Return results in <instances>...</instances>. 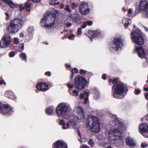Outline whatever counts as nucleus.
Returning a JSON list of instances; mask_svg holds the SVG:
<instances>
[{
    "instance_id": "nucleus-1",
    "label": "nucleus",
    "mask_w": 148,
    "mask_h": 148,
    "mask_svg": "<svg viewBox=\"0 0 148 148\" xmlns=\"http://www.w3.org/2000/svg\"><path fill=\"white\" fill-rule=\"evenodd\" d=\"M72 110L70 104L67 103L62 102L58 105L56 111L59 117L68 119Z\"/></svg>"
},
{
    "instance_id": "nucleus-2",
    "label": "nucleus",
    "mask_w": 148,
    "mask_h": 148,
    "mask_svg": "<svg viewBox=\"0 0 148 148\" xmlns=\"http://www.w3.org/2000/svg\"><path fill=\"white\" fill-rule=\"evenodd\" d=\"M21 15L22 18L14 19L11 21L7 28L10 33L12 34L15 33L24 24L23 22L25 20V16L23 14H21Z\"/></svg>"
},
{
    "instance_id": "nucleus-3",
    "label": "nucleus",
    "mask_w": 148,
    "mask_h": 148,
    "mask_svg": "<svg viewBox=\"0 0 148 148\" xmlns=\"http://www.w3.org/2000/svg\"><path fill=\"white\" fill-rule=\"evenodd\" d=\"M58 13V11L55 10L54 8H51L49 9L46 14L44 15L43 18L40 21L41 26L43 27H46L47 28L53 26L55 24V23L54 21L49 24L48 23V21L50 22V19L51 18L49 16L51 15H52V17H54Z\"/></svg>"
},
{
    "instance_id": "nucleus-4",
    "label": "nucleus",
    "mask_w": 148,
    "mask_h": 148,
    "mask_svg": "<svg viewBox=\"0 0 148 148\" xmlns=\"http://www.w3.org/2000/svg\"><path fill=\"white\" fill-rule=\"evenodd\" d=\"M90 124H92V126L90 128L92 131L95 133H97L99 132L100 124L97 117L94 116H89L86 120L85 125L87 127H89L90 126Z\"/></svg>"
},
{
    "instance_id": "nucleus-5",
    "label": "nucleus",
    "mask_w": 148,
    "mask_h": 148,
    "mask_svg": "<svg viewBox=\"0 0 148 148\" xmlns=\"http://www.w3.org/2000/svg\"><path fill=\"white\" fill-rule=\"evenodd\" d=\"M120 49V35L117 34L114 38L112 43L110 47V50L112 52L119 54Z\"/></svg>"
},
{
    "instance_id": "nucleus-6",
    "label": "nucleus",
    "mask_w": 148,
    "mask_h": 148,
    "mask_svg": "<svg viewBox=\"0 0 148 148\" xmlns=\"http://www.w3.org/2000/svg\"><path fill=\"white\" fill-rule=\"evenodd\" d=\"M131 37L133 41L137 45H142L144 41L143 37L141 35L140 31L136 30L133 31L131 33Z\"/></svg>"
},
{
    "instance_id": "nucleus-7",
    "label": "nucleus",
    "mask_w": 148,
    "mask_h": 148,
    "mask_svg": "<svg viewBox=\"0 0 148 148\" xmlns=\"http://www.w3.org/2000/svg\"><path fill=\"white\" fill-rule=\"evenodd\" d=\"M88 82L89 81L86 80L84 77L78 76L75 79L74 86L77 89L81 90L85 87Z\"/></svg>"
},
{
    "instance_id": "nucleus-8",
    "label": "nucleus",
    "mask_w": 148,
    "mask_h": 148,
    "mask_svg": "<svg viewBox=\"0 0 148 148\" xmlns=\"http://www.w3.org/2000/svg\"><path fill=\"white\" fill-rule=\"evenodd\" d=\"M75 121H73V120L71 119L67 123L65 124L64 123V121L63 120H61L59 124L63 125L62 129H66L69 128L71 126H73V127L76 129L75 127L77 125V122L78 119L77 117H75Z\"/></svg>"
},
{
    "instance_id": "nucleus-9",
    "label": "nucleus",
    "mask_w": 148,
    "mask_h": 148,
    "mask_svg": "<svg viewBox=\"0 0 148 148\" xmlns=\"http://www.w3.org/2000/svg\"><path fill=\"white\" fill-rule=\"evenodd\" d=\"M11 42V37L8 34L4 36L0 41V48H5L8 47Z\"/></svg>"
},
{
    "instance_id": "nucleus-10",
    "label": "nucleus",
    "mask_w": 148,
    "mask_h": 148,
    "mask_svg": "<svg viewBox=\"0 0 148 148\" xmlns=\"http://www.w3.org/2000/svg\"><path fill=\"white\" fill-rule=\"evenodd\" d=\"M0 109L1 112L5 115L11 114L13 112L12 108L8 104H5L0 103Z\"/></svg>"
},
{
    "instance_id": "nucleus-11",
    "label": "nucleus",
    "mask_w": 148,
    "mask_h": 148,
    "mask_svg": "<svg viewBox=\"0 0 148 148\" xmlns=\"http://www.w3.org/2000/svg\"><path fill=\"white\" fill-rule=\"evenodd\" d=\"M109 136L110 137H114L112 138L114 140H118L119 142L120 138V132L119 129H115L112 130H110L109 132Z\"/></svg>"
},
{
    "instance_id": "nucleus-12",
    "label": "nucleus",
    "mask_w": 148,
    "mask_h": 148,
    "mask_svg": "<svg viewBox=\"0 0 148 148\" xmlns=\"http://www.w3.org/2000/svg\"><path fill=\"white\" fill-rule=\"evenodd\" d=\"M75 111V113H77L78 115L77 116H74L72 119L73 120V121H75V117H77L78 119V121L79 120V119H80L81 121H82L84 118V112L81 107H77L76 108Z\"/></svg>"
},
{
    "instance_id": "nucleus-13",
    "label": "nucleus",
    "mask_w": 148,
    "mask_h": 148,
    "mask_svg": "<svg viewBox=\"0 0 148 148\" xmlns=\"http://www.w3.org/2000/svg\"><path fill=\"white\" fill-rule=\"evenodd\" d=\"M113 95L114 97L116 99H119L120 96V84H115L112 87Z\"/></svg>"
},
{
    "instance_id": "nucleus-14",
    "label": "nucleus",
    "mask_w": 148,
    "mask_h": 148,
    "mask_svg": "<svg viewBox=\"0 0 148 148\" xmlns=\"http://www.w3.org/2000/svg\"><path fill=\"white\" fill-rule=\"evenodd\" d=\"M88 35L90 40L92 41L93 38L101 37L103 35L102 34L99 30L90 31L88 32Z\"/></svg>"
},
{
    "instance_id": "nucleus-15",
    "label": "nucleus",
    "mask_w": 148,
    "mask_h": 148,
    "mask_svg": "<svg viewBox=\"0 0 148 148\" xmlns=\"http://www.w3.org/2000/svg\"><path fill=\"white\" fill-rule=\"evenodd\" d=\"M139 130L143 133V135L146 137H148V126L146 124H142L139 127Z\"/></svg>"
},
{
    "instance_id": "nucleus-16",
    "label": "nucleus",
    "mask_w": 148,
    "mask_h": 148,
    "mask_svg": "<svg viewBox=\"0 0 148 148\" xmlns=\"http://www.w3.org/2000/svg\"><path fill=\"white\" fill-rule=\"evenodd\" d=\"M38 90L42 91H45L48 90L49 88L48 85L44 82H39L36 86Z\"/></svg>"
},
{
    "instance_id": "nucleus-17",
    "label": "nucleus",
    "mask_w": 148,
    "mask_h": 148,
    "mask_svg": "<svg viewBox=\"0 0 148 148\" xmlns=\"http://www.w3.org/2000/svg\"><path fill=\"white\" fill-rule=\"evenodd\" d=\"M53 148H67L66 144L62 141L58 140L54 143Z\"/></svg>"
},
{
    "instance_id": "nucleus-18",
    "label": "nucleus",
    "mask_w": 148,
    "mask_h": 148,
    "mask_svg": "<svg viewBox=\"0 0 148 148\" xmlns=\"http://www.w3.org/2000/svg\"><path fill=\"white\" fill-rule=\"evenodd\" d=\"M128 90V88L126 84L121 82V99L127 95Z\"/></svg>"
},
{
    "instance_id": "nucleus-19",
    "label": "nucleus",
    "mask_w": 148,
    "mask_h": 148,
    "mask_svg": "<svg viewBox=\"0 0 148 148\" xmlns=\"http://www.w3.org/2000/svg\"><path fill=\"white\" fill-rule=\"evenodd\" d=\"M125 143L127 145L130 147H134L136 145V143L133 138L130 136L126 138Z\"/></svg>"
},
{
    "instance_id": "nucleus-20",
    "label": "nucleus",
    "mask_w": 148,
    "mask_h": 148,
    "mask_svg": "<svg viewBox=\"0 0 148 148\" xmlns=\"http://www.w3.org/2000/svg\"><path fill=\"white\" fill-rule=\"evenodd\" d=\"M136 50L137 52L138 56L140 58H144L145 56V50L141 47H136Z\"/></svg>"
},
{
    "instance_id": "nucleus-21",
    "label": "nucleus",
    "mask_w": 148,
    "mask_h": 148,
    "mask_svg": "<svg viewBox=\"0 0 148 148\" xmlns=\"http://www.w3.org/2000/svg\"><path fill=\"white\" fill-rule=\"evenodd\" d=\"M139 8L141 10L146 11L148 9V1H141L139 5Z\"/></svg>"
},
{
    "instance_id": "nucleus-22",
    "label": "nucleus",
    "mask_w": 148,
    "mask_h": 148,
    "mask_svg": "<svg viewBox=\"0 0 148 148\" xmlns=\"http://www.w3.org/2000/svg\"><path fill=\"white\" fill-rule=\"evenodd\" d=\"M5 96L9 99L15 100L16 99V97L12 91H7L5 92Z\"/></svg>"
},
{
    "instance_id": "nucleus-23",
    "label": "nucleus",
    "mask_w": 148,
    "mask_h": 148,
    "mask_svg": "<svg viewBox=\"0 0 148 148\" xmlns=\"http://www.w3.org/2000/svg\"><path fill=\"white\" fill-rule=\"evenodd\" d=\"M88 93L85 91H84L83 93H81L80 95V98L81 99H82L84 97V98L85 101L84 103L85 104H87L88 102Z\"/></svg>"
},
{
    "instance_id": "nucleus-24",
    "label": "nucleus",
    "mask_w": 148,
    "mask_h": 148,
    "mask_svg": "<svg viewBox=\"0 0 148 148\" xmlns=\"http://www.w3.org/2000/svg\"><path fill=\"white\" fill-rule=\"evenodd\" d=\"M88 7V3H86L84 2H82L80 4L79 9V12H81V9H82V10L83 11Z\"/></svg>"
},
{
    "instance_id": "nucleus-25",
    "label": "nucleus",
    "mask_w": 148,
    "mask_h": 148,
    "mask_svg": "<svg viewBox=\"0 0 148 148\" xmlns=\"http://www.w3.org/2000/svg\"><path fill=\"white\" fill-rule=\"evenodd\" d=\"M54 108L53 106H50L46 109V113L48 115H51L53 114Z\"/></svg>"
},
{
    "instance_id": "nucleus-26",
    "label": "nucleus",
    "mask_w": 148,
    "mask_h": 148,
    "mask_svg": "<svg viewBox=\"0 0 148 148\" xmlns=\"http://www.w3.org/2000/svg\"><path fill=\"white\" fill-rule=\"evenodd\" d=\"M131 20L129 18H125L123 19L122 22L125 27H126L131 23Z\"/></svg>"
},
{
    "instance_id": "nucleus-27",
    "label": "nucleus",
    "mask_w": 148,
    "mask_h": 148,
    "mask_svg": "<svg viewBox=\"0 0 148 148\" xmlns=\"http://www.w3.org/2000/svg\"><path fill=\"white\" fill-rule=\"evenodd\" d=\"M4 2L9 4L12 8H14L16 7V5L10 0H2Z\"/></svg>"
},
{
    "instance_id": "nucleus-28",
    "label": "nucleus",
    "mask_w": 148,
    "mask_h": 148,
    "mask_svg": "<svg viewBox=\"0 0 148 148\" xmlns=\"http://www.w3.org/2000/svg\"><path fill=\"white\" fill-rule=\"evenodd\" d=\"M93 92L95 94V99H97L100 97L99 91L97 88H95L93 90Z\"/></svg>"
},
{
    "instance_id": "nucleus-29",
    "label": "nucleus",
    "mask_w": 148,
    "mask_h": 148,
    "mask_svg": "<svg viewBox=\"0 0 148 148\" xmlns=\"http://www.w3.org/2000/svg\"><path fill=\"white\" fill-rule=\"evenodd\" d=\"M33 34L31 33H27L26 37L25 39V41L29 42L32 40L33 38Z\"/></svg>"
},
{
    "instance_id": "nucleus-30",
    "label": "nucleus",
    "mask_w": 148,
    "mask_h": 148,
    "mask_svg": "<svg viewBox=\"0 0 148 148\" xmlns=\"http://www.w3.org/2000/svg\"><path fill=\"white\" fill-rule=\"evenodd\" d=\"M26 32L27 33L34 34V29L33 27L32 26L28 27L26 30Z\"/></svg>"
},
{
    "instance_id": "nucleus-31",
    "label": "nucleus",
    "mask_w": 148,
    "mask_h": 148,
    "mask_svg": "<svg viewBox=\"0 0 148 148\" xmlns=\"http://www.w3.org/2000/svg\"><path fill=\"white\" fill-rule=\"evenodd\" d=\"M19 56L23 60L25 61L26 62L27 61V56L25 53H21L19 55Z\"/></svg>"
},
{
    "instance_id": "nucleus-32",
    "label": "nucleus",
    "mask_w": 148,
    "mask_h": 148,
    "mask_svg": "<svg viewBox=\"0 0 148 148\" xmlns=\"http://www.w3.org/2000/svg\"><path fill=\"white\" fill-rule=\"evenodd\" d=\"M74 21L77 24H80V19L78 15H76L73 18Z\"/></svg>"
},
{
    "instance_id": "nucleus-33",
    "label": "nucleus",
    "mask_w": 148,
    "mask_h": 148,
    "mask_svg": "<svg viewBox=\"0 0 148 148\" xmlns=\"http://www.w3.org/2000/svg\"><path fill=\"white\" fill-rule=\"evenodd\" d=\"M118 79V78H116L114 79L112 81V79H110L109 80V82L110 83L112 82V84H114V85L115 84H120V83L117 82Z\"/></svg>"
},
{
    "instance_id": "nucleus-34",
    "label": "nucleus",
    "mask_w": 148,
    "mask_h": 148,
    "mask_svg": "<svg viewBox=\"0 0 148 148\" xmlns=\"http://www.w3.org/2000/svg\"><path fill=\"white\" fill-rule=\"evenodd\" d=\"M90 11V9L87 8L83 11L81 9L80 13L82 14L86 15L88 14L89 12Z\"/></svg>"
},
{
    "instance_id": "nucleus-35",
    "label": "nucleus",
    "mask_w": 148,
    "mask_h": 148,
    "mask_svg": "<svg viewBox=\"0 0 148 148\" xmlns=\"http://www.w3.org/2000/svg\"><path fill=\"white\" fill-rule=\"evenodd\" d=\"M31 4L30 2H26L25 3V7L27 8V10L30 12V8L31 7Z\"/></svg>"
},
{
    "instance_id": "nucleus-36",
    "label": "nucleus",
    "mask_w": 148,
    "mask_h": 148,
    "mask_svg": "<svg viewBox=\"0 0 148 148\" xmlns=\"http://www.w3.org/2000/svg\"><path fill=\"white\" fill-rule=\"evenodd\" d=\"M75 128H76V129H75V130H76V129L77 130V134L78 136H79L80 137V138H78V140L80 143H81L83 142V141H82V138L81 137V134L80 133V131L77 127H75Z\"/></svg>"
},
{
    "instance_id": "nucleus-37",
    "label": "nucleus",
    "mask_w": 148,
    "mask_h": 148,
    "mask_svg": "<svg viewBox=\"0 0 148 148\" xmlns=\"http://www.w3.org/2000/svg\"><path fill=\"white\" fill-rule=\"evenodd\" d=\"M71 8L73 9H74L75 8H77L78 7V5L76 4L74 2H73L71 3Z\"/></svg>"
},
{
    "instance_id": "nucleus-38",
    "label": "nucleus",
    "mask_w": 148,
    "mask_h": 148,
    "mask_svg": "<svg viewBox=\"0 0 148 148\" xmlns=\"http://www.w3.org/2000/svg\"><path fill=\"white\" fill-rule=\"evenodd\" d=\"M64 10L68 12H70L71 10H70V8L69 5H66V7L64 8Z\"/></svg>"
},
{
    "instance_id": "nucleus-39",
    "label": "nucleus",
    "mask_w": 148,
    "mask_h": 148,
    "mask_svg": "<svg viewBox=\"0 0 148 148\" xmlns=\"http://www.w3.org/2000/svg\"><path fill=\"white\" fill-rule=\"evenodd\" d=\"M88 144L90 145L91 147H92L93 145H94V143L92 141V139H90L88 141Z\"/></svg>"
},
{
    "instance_id": "nucleus-40",
    "label": "nucleus",
    "mask_w": 148,
    "mask_h": 148,
    "mask_svg": "<svg viewBox=\"0 0 148 148\" xmlns=\"http://www.w3.org/2000/svg\"><path fill=\"white\" fill-rule=\"evenodd\" d=\"M141 146L142 147L145 148L147 147L148 145L145 142H142Z\"/></svg>"
},
{
    "instance_id": "nucleus-41",
    "label": "nucleus",
    "mask_w": 148,
    "mask_h": 148,
    "mask_svg": "<svg viewBox=\"0 0 148 148\" xmlns=\"http://www.w3.org/2000/svg\"><path fill=\"white\" fill-rule=\"evenodd\" d=\"M73 95L74 96H77L78 95V91L77 90H75L73 91Z\"/></svg>"
},
{
    "instance_id": "nucleus-42",
    "label": "nucleus",
    "mask_w": 148,
    "mask_h": 148,
    "mask_svg": "<svg viewBox=\"0 0 148 148\" xmlns=\"http://www.w3.org/2000/svg\"><path fill=\"white\" fill-rule=\"evenodd\" d=\"M82 28H79L77 30V32L78 33V34L79 35H80L82 33Z\"/></svg>"
},
{
    "instance_id": "nucleus-43",
    "label": "nucleus",
    "mask_w": 148,
    "mask_h": 148,
    "mask_svg": "<svg viewBox=\"0 0 148 148\" xmlns=\"http://www.w3.org/2000/svg\"><path fill=\"white\" fill-rule=\"evenodd\" d=\"M15 53L14 51H12L10 52L9 53V56L10 57H13L15 56Z\"/></svg>"
},
{
    "instance_id": "nucleus-44",
    "label": "nucleus",
    "mask_w": 148,
    "mask_h": 148,
    "mask_svg": "<svg viewBox=\"0 0 148 148\" xmlns=\"http://www.w3.org/2000/svg\"><path fill=\"white\" fill-rule=\"evenodd\" d=\"M140 92V90L139 89H135L134 91V93L136 94H139Z\"/></svg>"
},
{
    "instance_id": "nucleus-45",
    "label": "nucleus",
    "mask_w": 148,
    "mask_h": 148,
    "mask_svg": "<svg viewBox=\"0 0 148 148\" xmlns=\"http://www.w3.org/2000/svg\"><path fill=\"white\" fill-rule=\"evenodd\" d=\"M144 120H145L146 121H148V114L144 116L143 118H142L141 120V121H143Z\"/></svg>"
},
{
    "instance_id": "nucleus-46",
    "label": "nucleus",
    "mask_w": 148,
    "mask_h": 148,
    "mask_svg": "<svg viewBox=\"0 0 148 148\" xmlns=\"http://www.w3.org/2000/svg\"><path fill=\"white\" fill-rule=\"evenodd\" d=\"M14 42L15 44H17L19 43V40L18 38H14Z\"/></svg>"
},
{
    "instance_id": "nucleus-47",
    "label": "nucleus",
    "mask_w": 148,
    "mask_h": 148,
    "mask_svg": "<svg viewBox=\"0 0 148 148\" xmlns=\"http://www.w3.org/2000/svg\"><path fill=\"white\" fill-rule=\"evenodd\" d=\"M0 84L1 85L4 84L5 85L6 84L5 82L3 79L0 80Z\"/></svg>"
},
{
    "instance_id": "nucleus-48",
    "label": "nucleus",
    "mask_w": 148,
    "mask_h": 148,
    "mask_svg": "<svg viewBox=\"0 0 148 148\" xmlns=\"http://www.w3.org/2000/svg\"><path fill=\"white\" fill-rule=\"evenodd\" d=\"M75 37V36L73 34L69 36L68 37V38L69 40H72L73 38H74Z\"/></svg>"
},
{
    "instance_id": "nucleus-49",
    "label": "nucleus",
    "mask_w": 148,
    "mask_h": 148,
    "mask_svg": "<svg viewBox=\"0 0 148 148\" xmlns=\"http://www.w3.org/2000/svg\"><path fill=\"white\" fill-rule=\"evenodd\" d=\"M86 23V24H87L89 26H90L92 24V22L91 21H87Z\"/></svg>"
},
{
    "instance_id": "nucleus-50",
    "label": "nucleus",
    "mask_w": 148,
    "mask_h": 148,
    "mask_svg": "<svg viewBox=\"0 0 148 148\" xmlns=\"http://www.w3.org/2000/svg\"><path fill=\"white\" fill-rule=\"evenodd\" d=\"M144 14L146 17L148 18V9L145 11Z\"/></svg>"
},
{
    "instance_id": "nucleus-51",
    "label": "nucleus",
    "mask_w": 148,
    "mask_h": 148,
    "mask_svg": "<svg viewBox=\"0 0 148 148\" xmlns=\"http://www.w3.org/2000/svg\"><path fill=\"white\" fill-rule=\"evenodd\" d=\"M67 86L69 88H72L73 87V84H67Z\"/></svg>"
},
{
    "instance_id": "nucleus-52",
    "label": "nucleus",
    "mask_w": 148,
    "mask_h": 148,
    "mask_svg": "<svg viewBox=\"0 0 148 148\" xmlns=\"http://www.w3.org/2000/svg\"><path fill=\"white\" fill-rule=\"evenodd\" d=\"M45 75L48 76H50L51 75V73L49 71H47L45 72Z\"/></svg>"
},
{
    "instance_id": "nucleus-53",
    "label": "nucleus",
    "mask_w": 148,
    "mask_h": 148,
    "mask_svg": "<svg viewBox=\"0 0 148 148\" xmlns=\"http://www.w3.org/2000/svg\"><path fill=\"white\" fill-rule=\"evenodd\" d=\"M5 15L6 16V17H5L6 19L7 20L9 19V17H10V16H9V14H8V13L7 12L5 13Z\"/></svg>"
},
{
    "instance_id": "nucleus-54",
    "label": "nucleus",
    "mask_w": 148,
    "mask_h": 148,
    "mask_svg": "<svg viewBox=\"0 0 148 148\" xmlns=\"http://www.w3.org/2000/svg\"><path fill=\"white\" fill-rule=\"evenodd\" d=\"M125 42V40L124 38H121V45L122 44L123 45L124 44Z\"/></svg>"
},
{
    "instance_id": "nucleus-55",
    "label": "nucleus",
    "mask_w": 148,
    "mask_h": 148,
    "mask_svg": "<svg viewBox=\"0 0 148 148\" xmlns=\"http://www.w3.org/2000/svg\"><path fill=\"white\" fill-rule=\"evenodd\" d=\"M86 22H85L84 24L81 25V27L83 29H84L86 27Z\"/></svg>"
},
{
    "instance_id": "nucleus-56",
    "label": "nucleus",
    "mask_w": 148,
    "mask_h": 148,
    "mask_svg": "<svg viewBox=\"0 0 148 148\" xmlns=\"http://www.w3.org/2000/svg\"><path fill=\"white\" fill-rule=\"evenodd\" d=\"M72 71H74V74L77 73L78 72V70L76 68H74Z\"/></svg>"
},
{
    "instance_id": "nucleus-57",
    "label": "nucleus",
    "mask_w": 148,
    "mask_h": 148,
    "mask_svg": "<svg viewBox=\"0 0 148 148\" xmlns=\"http://www.w3.org/2000/svg\"><path fill=\"white\" fill-rule=\"evenodd\" d=\"M86 71L83 70L81 69L80 71V73L81 74H84L85 73Z\"/></svg>"
},
{
    "instance_id": "nucleus-58",
    "label": "nucleus",
    "mask_w": 148,
    "mask_h": 148,
    "mask_svg": "<svg viewBox=\"0 0 148 148\" xmlns=\"http://www.w3.org/2000/svg\"><path fill=\"white\" fill-rule=\"evenodd\" d=\"M66 25L67 27H68L71 26L72 24L71 23H67L66 24Z\"/></svg>"
},
{
    "instance_id": "nucleus-59",
    "label": "nucleus",
    "mask_w": 148,
    "mask_h": 148,
    "mask_svg": "<svg viewBox=\"0 0 148 148\" xmlns=\"http://www.w3.org/2000/svg\"><path fill=\"white\" fill-rule=\"evenodd\" d=\"M145 96L146 99L148 100V92L145 93Z\"/></svg>"
},
{
    "instance_id": "nucleus-60",
    "label": "nucleus",
    "mask_w": 148,
    "mask_h": 148,
    "mask_svg": "<svg viewBox=\"0 0 148 148\" xmlns=\"http://www.w3.org/2000/svg\"><path fill=\"white\" fill-rule=\"evenodd\" d=\"M34 3H38L41 0H32Z\"/></svg>"
},
{
    "instance_id": "nucleus-61",
    "label": "nucleus",
    "mask_w": 148,
    "mask_h": 148,
    "mask_svg": "<svg viewBox=\"0 0 148 148\" xmlns=\"http://www.w3.org/2000/svg\"><path fill=\"white\" fill-rule=\"evenodd\" d=\"M118 123L119 126L120 125L119 121H117V120H116L114 122V123Z\"/></svg>"
},
{
    "instance_id": "nucleus-62",
    "label": "nucleus",
    "mask_w": 148,
    "mask_h": 148,
    "mask_svg": "<svg viewBox=\"0 0 148 148\" xmlns=\"http://www.w3.org/2000/svg\"><path fill=\"white\" fill-rule=\"evenodd\" d=\"M19 8L20 11H21L23 10H24L25 8L23 6H19Z\"/></svg>"
},
{
    "instance_id": "nucleus-63",
    "label": "nucleus",
    "mask_w": 148,
    "mask_h": 148,
    "mask_svg": "<svg viewBox=\"0 0 148 148\" xmlns=\"http://www.w3.org/2000/svg\"><path fill=\"white\" fill-rule=\"evenodd\" d=\"M102 78L103 79L105 80L106 79V75L105 74H103L102 76Z\"/></svg>"
},
{
    "instance_id": "nucleus-64",
    "label": "nucleus",
    "mask_w": 148,
    "mask_h": 148,
    "mask_svg": "<svg viewBox=\"0 0 148 148\" xmlns=\"http://www.w3.org/2000/svg\"><path fill=\"white\" fill-rule=\"evenodd\" d=\"M19 36L20 37L23 38L24 36V34L23 33L21 32L20 33Z\"/></svg>"
}]
</instances>
